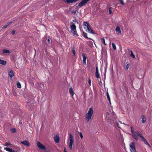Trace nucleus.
Returning a JSON list of instances; mask_svg holds the SVG:
<instances>
[{
  "label": "nucleus",
  "instance_id": "nucleus-1",
  "mask_svg": "<svg viewBox=\"0 0 152 152\" xmlns=\"http://www.w3.org/2000/svg\"><path fill=\"white\" fill-rule=\"evenodd\" d=\"M93 113V108L91 107L89 109L88 113L86 115V120L87 121H89L91 119Z\"/></svg>",
  "mask_w": 152,
  "mask_h": 152
},
{
  "label": "nucleus",
  "instance_id": "nucleus-2",
  "mask_svg": "<svg viewBox=\"0 0 152 152\" xmlns=\"http://www.w3.org/2000/svg\"><path fill=\"white\" fill-rule=\"evenodd\" d=\"M70 27L71 31L73 34L75 35L78 36L76 31V26L75 24L73 22H70Z\"/></svg>",
  "mask_w": 152,
  "mask_h": 152
},
{
  "label": "nucleus",
  "instance_id": "nucleus-3",
  "mask_svg": "<svg viewBox=\"0 0 152 152\" xmlns=\"http://www.w3.org/2000/svg\"><path fill=\"white\" fill-rule=\"evenodd\" d=\"M69 147L70 149L71 150L72 149V146L74 143V138L73 136L71 133H69Z\"/></svg>",
  "mask_w": 152,
  "mask_h": 152
},
{
  "label": "nucleus",
  "instance_id": "nucleus-4",
  "mask_svg": "<svg viewBox=\"0 0 152 152\" xmlns=\"http://www.w3.org/2000/svg\"><path fill=\"white\" fill-rule=\"evenodd\" d=\"M83 25L84 26H86L87 30H88L89 33L93 34H95V33L93 31L89 24L87 22H84L83 23Z\"/></svg>",
  "mask_w": 152,
  "mask_h": 152
},
{
  "label": "nucleus",
  "instance_id": "nucleus-5",
  "mask_svg": "<svg viewBox=\"0 0 152 152\" xmlns=\"http://www.w3.org/2000/svg\"><path fill=\"white\" fill-rule=\"evenodd\" d=\"M131 129V131L132 132V135L133 137L135 140H137L138 139V131L137 132H134L132 129V126H131L130 127Z\"/></svg>",
  "mask_w": 152,
  "mask_h": 152
},
{
  "label": "nucleus",
  "instance_id": "nucleus-6",
  "mask_svg": "<svg viewBox=\"0 0 152 152\" xmlns=\"http://www.w3.org/2000/svg\"><path fill=\"white\" fill-rule=\"evenodd\" d=\"M129 146L131 152H136L135 148V144L134 142H132L130 144Z\"/></svg>",
  "mask_w": 152,
  "mask_h": 152
},
{
  "label": "nucleus",
  "instance_id": "nucleus-7",
  "mask_svg": "<svg viewBox=\"0 0 152 152\" xmlns=\"http://www.w3.org/2000/svg\"><path fill=\"white\" fill-rule=\"evenodd\" d=\"M37 145L38 147L40 149H41L42 150H45L46 149L45 146L43 145L40 142L38 141L37 142Z\"/></svg>",
  "mask_w": 152,
  "mask_h": 152
},
{
  "label": "nucleus",
  "instance_id": "nucleus-8",
  "mask_svg": "<svg viewBox=\"0 0 152 152\" xmlns=\"http://www.w3.org/2000/svg\"><path fill=\"white\" fill-rule=\"evenodd\" d=\"M21 142L22 144L24 145H26L27 147H29L30 145V143L27 140H25Z\"/></svg>",
  "mask_w": 152,
  "mask_h": 152
},
{
  "label": "nucleus",
  "instance_id": "nucleus-9",
  "mask_svg": "<svg viewBox=\"0 0 152 152\" xmlns=\"http://www.w3.org/2000/svg\"><path fill=\"white\" fill-rule=\"evenodd\" d=\"M82 57H83V62L84 64L85 65L86 64V60L87 58V57L86 56V55L84 54H83L82 55Z\"/></svg>",
  "mask_w": 152,
  "mask_h": 152
},
{
  "label": "nucleus",
  "instance_id": "nucleus-10",
  "mask_svg": "<svg viewBox=\"0 0 152 152\" xmlns=\"http://www.w3.org/2000/svg\"><path fill=\"white\" fill-rule=\"evenodd\" d=\"M79 0H65V1L67 2V3L68 4H70L72 3H75Z\"/></svg>",
  "mask_w": 152,
  "mask_h": 152
},
{
  "label": "nucleus",
  "instance_id": "nucleus-11",
  "mask_svg": "<svg viewBox=\"0 0 152 152\" xmlns=\"http://www.w3.org/2000/svg\"><path fill=\"white\" fill-rule=\"evenodd\" d=\"M54 140L55 142L56 143H58L59 140V137L58 135H56L54 137Z\"/></svg>",
  "mask_w": 152,
  "mask_h": 152
},
{
  "label": "nucleus",
  "instance_id": "nucleus-12",
  "mask_svg": "<svg viewBox=\"0 0 152 152\" xmlns=\"http://www.w3.org/2000/svg\"><path fill=\"white\" fill-rule=\"evenodd\" d=\"M141 139L142 140V141H143V142H144L145 144L148 145L149 147H151L149 144L148 142L146 139L144 138V137H142Z\"/></svg>",
  "mask_w": 152,
  "mask_h": 152
},
{
  "label": "nucleus",
  "instance_id": "nucleus-13",
  "mask_svg": "<svg viewBox=\"0 0 152 152\" xmlns=\"http://www.w3.org/2000/svg\"><path fill=\"white\" fill-rule=\"evenodd\" d=\"M142 122V123H145L146 122V118L144 115H141Z\"/></svg>",
  "mask_w": 152,
  "mask_h": 152
},
{
  "label": "nucleus",
  "instance_id": "nucleus-14",
  "mask_svg": "<svg viewBox=\"0 0 152 152\" xmlns=\"http://www.w3.org/2000/svg\"><path fill=\"white\" fill-rule=\"evenodd\" d=\"M115 31L118 34H120L121 31L120 27L119 26H117L115 29Z\"/></svg>",
  "mask_w": 152,
  "mask_h": 152
},
{
  "label": "nucleus",
  "instance_id": "nucleus-15",
  "mask_svg": "<svg viewBox=\"0 0 152 152\" xmlns=\"http://www.w3.org/2000/svg\"><path fill=\"white\" fill-rule=\"evenodd\" d=\"M69 92L72 95V97L73 98V96L74 93L73 91V89L72 87L70 88L69 89Z\"/></svg>",
  "mask_w": 152,
  "mask_h": 152
},
{
  "label": "nucleus",
  "instance_id": "nucleus-16",
  "mask_svg": "<svg viewBox=\"0 0 152 152\" xmlns=\"http://www.w3.org/2000/svg\"><path fill=\"white\" fill-rule=\"evenodd\" d=\"M9 75L10 77H12L14 76V73L13 71L10 70L9 72Z\"/></svg>",
  "mask_w": 152,
  "mask_h": 152
},
{
  "label": "nucleus",
  "instance_id": "nucleus-17",
  "mask_svg": "<svg viewBox=\"0 0 152 152\" xmlns=\"http://www.w3.org/2000/svg\"><path fill=\"white\" fill-rule=\"evenodd\" d=\"M7 62L6 61L0 59V64L3 65H5L6 64Z\"/></svg>",
  "mask_w": 152,
  "mask_h": 152
},
{
  "label": "nucleus",
  "instance_id": "nucleus-18",
  "mask_svg": "<svg viewBox=\"0 0 152 152\" xmlns=\"http://www.w3.org/2000/svg\"><path fill=\"white\" fill-rule=\"evenodd\" d=\"M12 23V21H10L8 22L5 25L3 26V28L4 29L6 28L7 26H8L11 23Z\"/></svg>",
  "mask_w": 152,
  "mask_h": 152
},
{
  "label": "nucleus",
  "instance_id": "nucleus-19",
  "mask_svg": "<svg viewBox=\"0 0 152 152\" xmlns=\"http://www.w3.org/2000/svg\"><path fill=\"white\" fill-rule=\"evenodd\" d=\"M86 4L84 3L83 1H82L78 4L79 7H82L84 5Z\"/></svg>",
  "mask_w": 152,
  "mask_h": 152
},
{
  "label": "nucleus",
  "instance_id": "nucleus-20",
  "mask_svg": "<svg viewBox=\"0 0 152 152\" xmlns=\"http://www.w3.org/2000/svg\"><path fill=\"white\" fill-rule=\"evenodd\" d=\"M3 53H10L11 52L10 51L6 49H4L3 50Z\"/></svg>",
  "mask_w": 152,
  "mask_h": 152
},
{
  "label": "nucleus",
  "instance_id": "nucleus-21",
  "mask_svg": "<svg viewBox=\"0 0 152 152\" xmlns=\"http://www.w3.org/2000/svg\"><path fill=\"white\" fill-rule=\"evenodd\" d=\"M4 149L7 151L12 152V149L9 148H4Z\"/></svg>",
  "mask_w": 152,
  "mask_h": 152
},
{
  "label": "nucleus",
  "instance_id": "nucleus-22",
  "mask_svg": "<svg viewBox=\"0 0 152 152\" xmlns=\"http://www.w3.org/2000/svg\"><path fill=\"white\" fill-rule=\"evenodd\" d=\"M130 66V64L129 63L127 64V63H126V67L125 68V70L126 71H127L128 70Z\"/></svg>",
  "mask_w": 152,
  "mask_h": 152
},
{
  "label": "nucleus",
  "instance_id": "nucleus-23",
  "mask_svg": "<svg viewBox=\"0 0 152 152\" xmlns=\"http://www.w3.org/2000/svg\"><path fill=\"white\" fill-rule=\"evenodd\" d=\"M130 52H131L130 56L132 57V58H135V55L133 54V52L131 50L130 51Z\"/></svg>",
  "mask_w": 152,
  "mask_h": 152
},
{
  "label": "nucleus",
  "instance_id": "nucleus-24",
  "mask_svg": "<svg viewBox=\"0 0 152 152\" xmlns=\"http://www.w3.org/2000/svg\"><path fill=\"white\" fill-rule=\"evenodd\" d=\"M95 76L96 78H99L100 77L99 73L98 72H96L95 73Z\"/></svg>",
  "mask_w": 152,
  "mask_h": 152
},
{
  "label": "nucleus",
  "instance_id": "nucleus-25",
  "mask_svg": "<svg viewBox=\"0 0 152 152\" xmlns=\"http://www.w3.org/2000/svg\"><path fill=\"white\" fill-rule=\"evenodd\" d=\"M112 46L113 48L114 49V50H116V48L115 44L114 43H112Z\"/></svg>",
  "mask_w": 152,
  "mask_h": 152
},
{
  "label": "nucleus",
  "instance_id": "nucleus-26",
  "mask_svg": "<svg viewBox=\"0 0 152 152\" xmlns=\"http://www.w3.org/2000/svg\"><path fill=\"white\" fill-rule=\"evenodd\" d=\"M17 86L18 88H21V85L19 82H18L17 83Z\"/></svg>",
  "mask_w": 152,
  "mask_h": 152
},
{
  "label": "nucleus",
  "instance_id": "nucleus-27",
  "mask_svg": "<svg viewBox=\"0 0 152 152\" xmlns=\"http://www.w3.org/2000/svg\"><path fill=\"white\" fill-rule=\"evenodd\" d=\"M11 144L8 142H7L5 143L4 145V146L8 147L9 145H11Z\"/></svg>",
  "mask_w": 152,
  "mask_h": 152
},
{
  "label": "nucleus",
  "instance_id": "nucleus-28",
  "mask_svg": "<svg viewBox=\"0 0 152 152\" xmlns=\"http://www.w3.org/2000/svg\"><path fill=\"white\" fill-rule=\"evenodd\" d=\"M11 131L13 133H14L16 132V129L15 128H12L11 129Z\"/></svg>",
  "mask_w": 152,
  "mask_h": 152
},
{
  "label": "nucleus",
  "instance_id": "nucleus-29",
  "mask_svg": "<svg viewBox=\"0 0 152 152\" xmlns=\"http://www.w3.org/2000/svg\"><path fill=\"white\" fill-rule=\"evenodd\" d=\"M83 37L86 38H88L87 35V34L86 33L84 32H83Z\"/></svg>",
  "mask_w": 152,
  "mask_h": 152
},
{
  "label": "nucleus",
  "instance_id": "nucleus-30",
  "mask_svg": "<svg viewBox=\"0 0 152 152\" xmlns=\"http://www.w3.org/2000/svg\"><path fill=\"white\" fill-rule=\"evenodd\" d=\"M107 98L108 100L110 102V99L109 95V94L108 92H107Z\"/></svg>",
  "mask_w": 152,
  "mask_h": 152
},
{
  "label": "nucleus",
  "instance_id": "nucleus-31",
  "mask_svg": "<svg viewBox=\"0 0 152 152\" xmlns=\"http://www.w3.org/2000/svg\"><path fill=\"white\" fill-rule=\"evenodd\" d=\"M138 136H139L141 138H142V137H143L142 136L141 133L138 131Z\"/></svg>",
  "mask_w": 152,
  "mask_h": 152
},
{
  "label": "nucleus",
  "instance_id": "nucleus-32",
  "mask_svg": "<svg viewBox=\"0 0 152 152\" xmlns=\"http://www.w3.org/2000/svg\"><path fill=\"white\" fill-rule=\"evenodd\" d=\"M77 10L76 9L72 10L71 11V13L75 14Z\"/></svg>",
  "mask_w": 152,
  "mask_h": 152
},
{
  "label": "nucleus",
  "instance_id": "nucleus-33",
  "mask_svg": "<svg viewBox=\"0 0 152 152\" xmlns=\"http://www.w3.org/2000/svg\"><path fill=\"white\" fill-rule=\"evenodd\" d=\"M101 40H102V43H104L105 45H106V44H105V39L104 38H102L101 39Z\"/></svg>",
  "mask_w": 152,
  "mask_h": 152
},
{
  "label": "nucleus",
  "instance_id": "nucleus-34",
  "mask_svg": "<svg viewBox=\"0 0 152 152\" xmlns=\"http://www.w3.org/2000/svg\"><path fill=\"white\" fill-rule=\"evenodd\" d=\"M120 2V4L122 5H124V2L123 0H119Z\"/></svg>",
  "mask_w": 152,
  "mask_h": 152
},
{
  "label": "nucleus",
  "instance_id": "nucleus-35",
  "mask_svg": "<svg viewBox=\"0 0 152 152\" xmlns=\"http://www.w3.org/2000/svg\"><path fill=\"white\" fill-rule=\"evenodd\" d=\"M88 82L90 85L91 86V80L90 78H88Z\"/></svg>",
  "mask_w": 152,
  "mask_h": 152
},
{
  "label": "nucleus",
  "instance_id": "nucleus-36",
  "mask_svg": "<svg viewBox=\"0 0 152 152\" xmlns=\"http://www.w3.org/2000/svg\"><path fill=\"white\" fill-rule=\"evenodd\" d=\"M72 52L73 54H74V55H75V50L73 48L72 50Z\"/></svg>",
  "mask_w": 152,
  "mask_h": 152
},
{
  "label": "nucleus",
  "instance_id": "nucleus-37",
  "mask_svg": "<svg viewBox=\"0 0 152 152\" xmlns=\"http://www.w3.org/2000/svg\"><path fill=\"white\" fill-rule=\"evenodd\" d=\"M89 0H82V1L86 4L87 2Z\"/></svg>",
  "mask_w": 152,
  "mask_h": 152
},
{
  "label": "nucleus",
  "instance_id": "nucleus-38",
  "mask_svg": "<svg viewBox=\"0 0 152 152\" xmlns=\"http://www.w3.org/2000/svg\"><path fill=\"white\" fill-rule=\"evenodd\" d=\"M109 14H111L112 13V11L111 10V8H109Z\"/></svg>",
  "mask_w": 152,
  "mask_h": 152
},
{
  "label": "nucleus",
  "instance_id": "nucleus-39",
  "mask_svg": "<svg viewBox=\"0 0 152 152\" xmlns=\"http://www.w3.org/2000/svg\"><path fill=\"white\" fill-rule=\"evenodd\" d=\"M15 30H13L11 32V34L12 35H14L15 34Z\"/></svg>",
  "mask_w": 152,
  "mask_h": 152
},
{
  "label": "nucleus",
  "instance_id": "nucleus-40",
  "mask_svg": "<svg viewBox=\"0 0 152 152\" xmlns=\"http://www.w3.org/2000/svg\"><path fill=\"white\" fill-rule=\"evenodd\" d=\"M80 136L81 139L83 138V136L81 132H80Z\"/></svg>",
  "mask_w": 152,
  "mask_h": 152
},
{
  "label": "nucleus",
  "instance_id": "nucleus-41",
  "mask_svg": "<svg viewBox=\"0 0 152 152\" xmlns=\"http://www.w3.org/2000/svg\"><path fill=\"white\" fill-rule=\"evenodd\" d=\"M116 125L117 126V127L118 128H120V127H119V124L117 122V121H116Z\"/></svg>",
  "mask_w": 152,
  "mask_h": 152
},
{
  "label": "nucleus",
  "instance_id": "nucleus-42",
  "mask_svg": "<svg viewBox=\"0 0 152 152\" xmlns=\"http://www.w3.org/2000/svg\"><path fill=\"white\" fill-rule=\"evenodd\" d=\"M96 72H98V67H96Z\"/></svg>",
  "mask_w": 152,
  "mask_h": 152
},
{
  "label": "nucleus",
  "instance_id": "nucleus-43",
  "mask_svg": "<svg viewBox=\"0 0 152 152\" xmlns=\"http://www.w3.org/2000/svg\"><path fill=\"white\" fill-rule=\"evenodd\" d=\"M50 40L49 39H48L47 40L48 43L49 44L50 43Z\"/></svg>",
  "mask_w": 152,
  "mask_h": 152
},
{
  "label": "nucleus",
  "instance_id": "nucleus-44",
  "mask_svg": "<svg viewBox=\"0 0 152 152\" xmlns=\"http://www.w3.org/2000/svg\"><path fill=\"white\" fill-rule=\"evenodd\" d=\"M73 22H77V23H78V21H77V20H76V19L73 20Z\"/></svg>",
  "mask_w": 152,
  "mask_h": 152
},
{
  "label": "nucleus",
  "instance_id": "nucleus-45",
  "mask_svg": "<svg viewBox=\"0 0 152 152\" xmlns=\"http://www.w3.org/2000/svg\"><path fill=\"white\" fill-rule=\"evenodd\" d=\"M22 121L21 120H20L19 122V124H22Z\"/></svg>",
  "mask_w": 152,
  "mask_h": 152
},
{
  "label": "nucleus",
  "instance_id": "nucleus-46",
  "mask_svg": "<svg viewBox=\"0 0 152 152\" xmlns=\"http://www.w3.org/2000/svg\"><path fill=\"white\" fill-rule=\"evenodd\" d=\"M12 152H18V151H15L13 150H12Z\"/></svg>",
  "mask_w": 152,
  "mask_h": 152
},
{
  "label": "nucleus",
  "instance_id": "nucleus-47",
  "mask_svg": "<svg viewBox=\"0 0 152 152\" xmlns=\"http://www.w3.org/2000/svg\"><path fill=\"white\" fill-rule=\"evenodd\" d=\"M64 152H67L65 148H64Z\"/></svg>",
  "mask_w": 152,
  "mask_h": 152
},
{
  "label": "nucleus",
  "instance_id": "nucleus-48",
  "mask_svg": "<svg viewBox=\"0 0 152 152\" xmlns=\"http://www.w3.org/2000/svg\"><path fill=\"white\" fill-rule=\"evenodd\" d=\"M123 124H125V125H126L129 126V125H128V124H125V123H123Z\"/></svg>",
  "mask_w": 152,
  "mask_h": 152
},
{
  "label": "nucleus",
  "instance_id": "nucleus-49",
  "mask_svg": "<svg viewBox=\"0 0 152 152\" xmlns=\"http://www.w3.org/2000/svg\"><path fill=\"white\" fill-rule=\"evenodd\" d=\"M119 122L121 123V124H122V122L121 121H119Z\"/></svg>",
  "mask_w": 152,
  "mask_h": 152
}]
</instances>
